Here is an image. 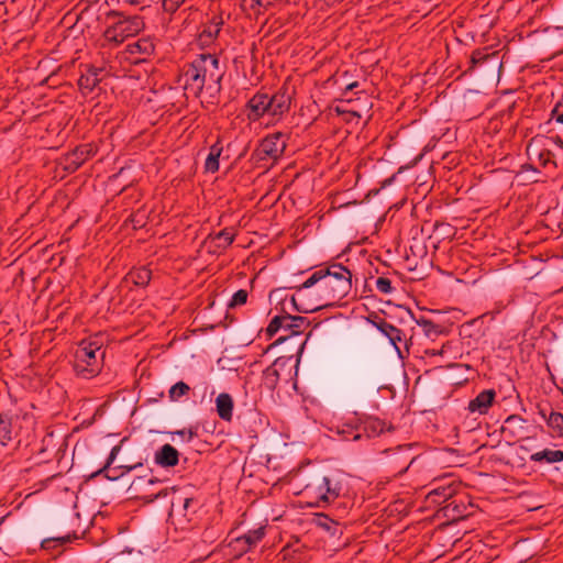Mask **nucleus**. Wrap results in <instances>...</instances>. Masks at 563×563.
Wrapping results in <instances>:
<instances>
[{"label": "nucleus", "instance_id": "obj_4", "mask_svg": "<svg viewBox=\"0 0 563 563\" xmlns=\"http://www.w3.org/2000/svg\"><path fill=\"white\" fill-rule=\"evenodd\" d=\"M109 18H119L112 25L104 31V38L120 45L126 38L137 35L144 29L143 18L140 15L123 16L120 12L111 11Z\"/></svg>", "mask_w": 563, "mask_h": 563}, {"label": "nucleus", "instance_id": "obj_29", "mask_svg": "<svg viewBox=\"0 0 563 563\" xmlns=\"http://www.w3.org/2000/svg\"><path fill=\"white\" fill-rule=\"evenodd\" d=\"M530 461L536 462V463L545 462L549 464L562 462L563 461V451L544 449L542 451L531 454Z\"/></svg>", "mask_w": 563, "mask_h": 563}, {"label": "nucleus", "instance_id": "obj_34", "mask_svg": "<svg viewBox=\"0 0 563 563\" xmlns=\"http://www.w3.org/2000/svg\"><path fill=\"white\" fill-rule=\"evenodd\" d=\"M76 536H71V534H66V536H63V537H53V538H47V539H44L41 543V547L44 549V550H52V549H57V548H63L65 544L71 542L73 539H75Z\"/></svg>", "mask_w": 563, "mask_h": 563}, {"label": "nucleus", "instance_id": "obj_25", "mask_svg": "<svg viewBox=\"0 0 563 563\" xmlns=\"http://www.w3.org/2000/svg\"><path fill=\"white\" fill-rule=\"evenodd\" d=\"M197 507L198 500L192 497L177 495L172 499V510H183L188 520H191L189 515L195 514Z\"/></svg>", "mask_w": 563, "mask_h": 563}, {"label": "nucleus", "instance_id": "obj_20", "mask_svg": "<svg viewBox=\"0 0 563 563\" xmlns=\"http://www.w3.org/2000/svg\"><path fill=\"white\" fill-rule=\"evenodd\" d=\"M223 24L221 16H213L205 24L202 31L198 35V43L201 46H208L218 37Z\"/></svg>", "mask_w": 563, "mask_h": 563}, {"label": "nucleus", "instance_id": "obj_50", "mask_svg": "<svg viewBox=\"0 0 563 563\" xmlns=\"http://www.w3.org/2000/svg\"><path fill=\"white\" fill-rule=\"evenodd\" d=\"M394 178H395V177L393 176V177H390V178H388V179L384 180V183H383V187H386L387 185H390V184L393 183Z\"/></svg>", "mask_w": 563, "mask_h": 563}, {"label": "nucleus", "instance_id": "obj_1", "mask_svg": "<svg viewBox=\"0 0 563 563\" xmlns=\"http://www.w3.org/2000/svg\"><path fill=\"white\" fill-rule=\"evenodd\" d=\"M290 298L294 310L310 313L334 306L346 298L352 289V273L340 263L313 272L301 285L295 287Z\"/></svg>", "mask_w": 563, "mask_h": 563}, {"label": "nucleus", "instance_id": "obj_13", "mask_svg": "<svg viewBox=\"0 0 563 563\" xmlns=\"http://www.w3.org/2000/svg\"><path fill=\"white\" fill-rule=\"evenodd\" d=\"M92 154L91 144H81L65 154L60 159V165L67 173H75Z\"/></svg>", "mask_w": 563, "mask_h": 563}, {"label": "nucleus", "instance_id": "obj_30", "mask_svg": "<svg viewBox=\"0 0 563 563\" xmlns=\"http://www.w3.org/2000/svg\"><path fill=\"white\" fill-rule=\"evenodd\" d=\"M102 69L100 68H89L86 74L81 75L78 84L81 89H86L88 91H92L97 85L100 82V73Z\"/></svg>", "mask_w": 563, "mask_h": 563}, {"label": "nucleus", "instance_id": "obj_35", "mask_svg": "<svg viewBox=\"0 0 563 563\" xmlns=\"http://www.w3.org/2000/svg\"><path fill=\"white\" fill-rule=\"evenodd\" d=\"M235 234L231 229H223L219 233H217L213 238L218 242V247H228L230 246L234 241Z\"/></svg>", "mask_w": 563, "mask_h": 563}, {"label": "nucleus", "instance_id": "obj_26", "mask_svg": "<svg viewBox=\"0 0 563 563\" xmlns=\"http://www.w3.org/2000/svg\"><path fill=\"white\" fill-rule=\"evenodd\" d=\"M223 146L220 140H218L214 144L210 146L209 154L206 157L203 166L206 173L213 174L219 170V158L221 156Z\"/></svg>", "mask_w": 563, "mask_h": 563}, {"label": "nucleus", "instance_id": "obj_47", "mask_svg": "<svg viewBox=\"0 0 563 563\" xmlns=\"http://www.w3.org/2000/svg\"><path fill=\"white\" fill-rule=\"evenodd\" d=\"M176 433L181 435L183 438H185V435H187V441H190L191 439H194L197 435V432L194 431L192 429H188V430L184 429V430L177 431Z\"/></svg>", "mask_w": 563, "mask_h": 563}, {"label": "nucleus", "instance_id": "obj_39", "mask_svg": "<svg viewBox=\"0 0 563 563\" xmlns=\"http://www.w3.org/2000/svg\"><path fill=\"white\" fill-rule=\"evenodd\" d=\"M547 424L563 438V413L552 411L547 418Z\"/></svg>", "mask_w": 563, "mask_h": 563}, {"label": "nucleus", "instance_id": "obj_32", "mask_svg": "<svg viewBox=\"0 0 563 563\" xmlns=\"http://www.w3.org/2000/svg\"><path fill=\"white\" fill-rule=\"evenodd\" d=\"M416 322L419 327L422 328L423 333L427 338L434 340L439 335L444 333V328L438 323H434L433 321L420 317L419 319H416Z\"/></svg>", "mask_w": 563, "mask_h": 563}, {"label": "nucleus", "instance_id": "obj_5", "mask_svg": "<svg viewBox=\"0 0 563 563\" xmlns=\"http://www.w3.org/2000/svg\"><path fill=\"white\" fill-rule=\"evenodd\" d=\"M342 483L338 475H324L318 483L307 485L305 492L314 499L313 505L324 507L342 494Z\"/></svg>", "mask_w": 563, "mask_h": 563}, {"label": "nucleus", "instance_id": "obj_24", "mask_svg": "<svg viewBox=\"0 0 563 563\" xmlns=\"http://www.w3.org/2000/svg\"><path fill=\"white\" fill-rule=\"evenodd\" d=\"M456 493L455 487L452 484L448 485H439L431 489L428 495L427 499L431 504L441 505L442 503H448Z\"/></svg>", "mask_w": 563, "mask_h": 563}, {"label": "nucleus", "instance_id": "obj_48", "mask_svg": "<svg viewBox=\"0 0 563 563\" xmlns=\"http://www.w3.org/2000/svg\"><path fill=\"white\" fill-rule=\"evenodd\" d=\"M357 87H358V81H353V82L346 85L345 91H351V90H353V89H355Z\"/></svg>", "mask_w": 563, "mask_h": 563}, {"label": "nucleus", "instance_id": "obj_21", "mask_svg": "<svg viewBox=\"0 0 563 563\" xmlns=\"http://www.w3.org/2000/svg\"><path fill=\"white\" fill-rule=\"evenodd\" d=\"M154 461L162 467H174L179 462V453L173 445L166 443L155 452Z\"/></svg>", "mask_w": 563, "mask_h": 563}, {"label": "nucleus", "instance_id": "obj_51", "mask_svg": "<svg viewBox=\"0 0 563 563\" xmlns=\"http://www.w3.org/2000/svg\"><path fill=\"white\" fill-rule=\"evenodd\" d=\"M523 168L536 172L537 169L532 165H525Z\"/></svg>", "mask_w": 563, "mask_h": 563}, {"label": "nucleus", "instance_id": "obj_14", "mask_svg": "<svg viewBox=\"0 0 563 563\" xmlns=\"http://www.w3.org/2000/svg\"><path fill=\"white\" fill-rule=\"evenodd\" d=\"M291 91L286 86H283L273 96L268 95L269 115L280 118L284 113L288 112L291 103Z\"/></svg>", "mask_w": 563, "mask_h": 563}, {"label": "nucleus", "instance_id": "obj_23", "mask_svg": "<svg viewBox=\"0 0 563 563\" xmlns=\"http://www.w3.org/2000/svg\"><path fill=\"white\" fill-rule=\"evenodd\" d=\"M233 398L228 393H221L216 398L217 413L223 421L230 422L233 417Z\"/></svg>", "mask_w": 563, "mask_h": 563}, {"label": "nucleus", "instance_id": "obj_38", "mask_svg": "<svg viewBox=\"0 0 563 563\" xmlns=\"http://www.w3.org/2000/svg\"><path fill=\"white\" fill-rule=\"evenodd\" d=\"M338 432L343 435L344 440L357 441V440L362 439V432H361L360 424H357V426L345 424Z\"/></svg>", "mask_w": 563, "mask_h": 563}, {"label": "nucleus", "instance_id": "obj_52", "mask_svg": "<svg viewBox=\"0 0 563 563\" xmlns=\"http://www.w3.org/2000/svg\"><path fill=\"white\" fill-rule=\"evenodd\" d=\"M287 550H288L287 548H284V549H283V551H282V552L284 553V556H286V555H287V554H286V553H287Z\"/></svg>", "mask_w": 563, "mask_h": 563}, {"label": "nucleus", "instance_id": "obj_27", "mask_svg": "<svg viewBox=\"0 0 563 563\" xmlns=\"http://www.w3.org/2000/svg\"><path fill=\"white\" fill-rule=\"evenodd\" d=\"M361 432L366 438H375L386 430V422L378 418H367L361 424Z\"/></svg>", "mask_w": 563, "mask_h": 563}, {"label": "nucleus", "instance_id": "obj_9", "mask_svg": "<svg viewBox=\"0 0 563 563\" xmlns=\"http://www.w3.org/2000/svg\"><path fill=\"white\" fill-rule=\"evenodd\" d=\"M369 323H372L383 335H385L389 343L396 349L399 356L402 357L401 346L404 345L405 350L407 351V343L405 340V335L402 331L396 327H394L391 323H389L385 318L379 317L377 314L372 316L368 318Z\"/></svg>", "mask_w": 563, "mask_h": 563}, {"label": "nucleus", "instance_id": "obj_15", "mask_svg": "<svg viewBox=\"0 0 563 563\" xmlns=\"http://www.w3.org/2000/svg\"><path fill=\"white\" fill-rule=\"evenodd\" d=\"M247 119L257 121L265 114L269 115L268 93L257 92L246 103Z\"/></svg>", "mask_w": 563, "mask_h": 563}, {"label": "nucleus", "instance_id": "obj_36", "mask_svg": "<svg viewBox=\"0 0 563 563\" xmlns=\"http://www.w3.org/2000/svg\"><path fill=\"white\" fill-rule=\"evenodd\" d=\"M190 387L188 384L185 382H178L170 387L168 396L172 401H178L183 396L188 395Z\"/></svg>", "mask_w": 563, "mask_h": 563}, {"label": "nucleus", "instance_id": "obj_8", "mask_svg": "<svg viewBox=\"0 0 563 563\" xmlns=\"http://www.w3.org/2000/svg\"><path fill=\"white\" fill-rule=\"evenodd\" d=\"M125 440H126L125 438L122 439L119 444L114 445L111 449L110 454L106 461V464L103 465V467H101L99 471H97L93 474L95 476L99 475V474H103L104 477L108 478L109 481H118L119 478L123 477L125 474L130 473L131 471L143 466L142 462H137L133 465H119V466L112 467V464L114 463L118 454L121 451L122 443Z\"/></svg>", "mask_w": 563, "mask_h": 563}, {"label": "nucleus", "instance_id": "obj_7", "mask_svg": "<svg viewBox=\"0 0 563 563\" xmlns=\"http://www.w3.org/2000/svg\"><path fill=\"white\" fill-rule=\"evenodd\" d=\"M553 140L545 135H536L533 136L529 143L527 144V155L530 159L536 158L542 167H548L549 165L556 166L555 162L552 159L553 154L550 150Z\"/></svg>", "mask_w": 563, "mask_h": 563}, {"label": "nucleus", "instance_id": "obj_12", "mask_svg": "<svg viewBox=\"0 0 563 563\" xmlns=\"http://www.w3.org/2000/svg\"><path fill=\"white\" fill-rule=\"evenodd\" d=\"M156 483H158V479L154 478L153 476H148V475L137 476L131 483V485L129 487V492H131L132 495L136 498H143V499H146L147 501H153L155 499L165 497L167 495V492L165 489L156 492V493L148 492L146 489L147 486L154 485Z\"/></svg>", "mask_w": 563, "mask_h": 563}, {"label": "nucleus", "instance_id": "obj_19", "mask_svg": "<svg viewBox=\"0 0 563 563\" xmlns=\"http://www.w3.org/2000/svg\"><path fill=\"white\" fill-rule=\"evenodd\" d=\"M495 397L496 391L494 389H485L468 402L467 410L471 413L485 415L492 407Z\"/></svg>", "mask_w": 563, "mask_h": 563}, {"label": "nucleus", "instance_id": "obj_2", "mask_svg": "<svg viewBox=\"0 0 563 563\" xmlns=\"http://www.w3.org/2000/svg\"><path fill=\"white\" fill-rule=\"evenodd\" d=\"M224 71L220 69L219 58L216 55L200 54L184 71V88L194 97H199L203 88L219 91Z\"/></svg>", "mask_w": 563, "mask_h": 563}, {"label": "nucleus", "instance_id": "obj_37", "mask_svg": "<svg viewBox=\"0 0 563 563\" xmlns=\"http://www.w3.org/2000/svg\"><path fill=\"white\" fill-rule=\"evenodd\" d=\"M285 319H286V313L284 314H280V316H275L271 322L268 323L267 328H266V335L271 339L273 338L280 329L284 330V325H285Z\"/></svg>", "mask_w": 563, "mask_h": 563}, {"label": "nucleus", "instance_id": "obj_42", "mask_svg": "<svg viewBox=\"0 0 563 563\" xmlns=\"http://www.w3.org/2000/svg\"><path fill=\"white\" fill-rule=\"evenodd\" d=\"M551 119L556 123L563 124V99L552 109Z\"/></svg>", "mask_w": 563, "mask_h": 563}, {"label": "nucleus", "instance_id": "obj_43", "mask_svg": "<svg viewBox=\"0 0 563 563\" xmlns=\"http://www.w3.org/2000/svg\"><path fill=\"white\" fill-rule=\"evenodd\" d=\"M185 2V0H163V9L166 12L174 13Z\"/></svg>", "mask_w": 563, "mask_h": 563}, {"label": "nucleus", "instance_id": "obj_46", "mask_svg": "<svg viewBox=\"0 0 563 563\" xmlns=\"http://www.w3.org/2000/svg\"><path fill=\"white\" fill-rule=\"evenodd\" d=\"M445 344H442L440 349H426L424 354L430 356L443 355L445 353Z\"/></svg>", "mask_w": 563, "mask_h": 563}, {"label": "nucleus", "instance_id": "obj_41", "mask_svg": "<svg viewBox=\"0 0 563 563\" xmlns=\"http://www.w3.org/2000/svg\"><path fill=\"white\" fill-rule=\"evenodd\" d=\"M376 289L384 295L391 294L394 290L391 282L387 277H378L376 279Z\"/></svg>", "mask_w": 563, "mask_h": 563}, {"label": "nucleus", "instance_id": "obj_6", "mask_svg": "<svg viewBox=\"0 0 563 563\" xmlns=\"http://www.w3.org/2000/svg\"><path fill=\"white\" fill-rule=\"evenodd\" d=\"M285 134L276 132L264 137L255 148L253 156L256 161H277L286 148Z\"/></svg>", "mask_w": 563, "mask_h": 563}, {"label": "nucleus", "instance_id": "obj_10", "mask_svg": "<svg viewBox=\"0 0 563 563\" xmlns=\"http://www.w3.org/2000/svg\"><path fill=\"white\" fill-rule=\"evenodd\" d=\"M264 537L265 527L261 526L256 529L249 530L242 536L233 538L229 547L233 550L235 556H242L255 548Z\"/></svg>", "mask_w": 563, "mask_h": 563}, {"label": "nucleus", "instance_id": "obj_18", "mask_svg": "<svg viewBox=\"0 0 563 563\" xmlns=\"http://www.w3.org/2000/svg\"><path fill=\"white\" fill-rule=\"evenodd\" d=\"M285 321L284 330L288 331V335L280 336L273 343V345H278L289 338L301 334L303 330L309 325L307 318L300 316H291L287 312Z\"/></svg>", "mask_w": 563, "mask_h": 563}, {"label": "nucleus", "instance_id": "obj_3", "mask_svg": "<svg viewBox=\"0 0 563 563\" xmlns=\"http://www.w3.org/2000/svg\"><path fill=\"white\" fill-rule=\"evenodd\" d=\"M101 346L97 338L82 340L79 343L74 361V369L78 376L89 379L99 374L104 357Z\"/></svg>", "mask_w": 563, "mask_h": 563}, {"label": "nucleus", "instance_id": "obj_16", "mask_svg": "<svg viewBox=\"0 0 563 563\" xmlns=\"http://www.w3.org/2000/svg\"><path fill=\"white\" fill-rule=\"evenodd\" d=\"M527 421L518 416L511 415L506 418L501 426V433L510 440H519L526 437Z\"/></svg>", "mask_w": 563, "mask_h": 563}, {"label": "nucleus", "instance_id": "obj_31", "mask_svg": "<svg viewBox=\"0 0 563 563\" xmlns=\"http://www.w3.org/2000/svg\"><path fill=\"white\" fill-rule=\"evenodd\" d=\"M126 278L136 286L145 287L151 282L152 272L144 266L133 268L129 272Z\"/></svg>", "mask_w": 563, "mask_h": 563}, {"label": "nucleus", "instance_id": "obj_45", "mask_svg": "<svg viewBox=\"0 0 563 563\" xmlns=\"http://www.w3.org/2000/svg\"><path fill=\"white\" fill-rule=\"evenodd\" d=\"M317 523L319 527H321L325 530H330L332 526L336 525L335 521L331 520L328 516H324V515H321L318 518Z\"/></svg>", "mask_w": 563, "mask_h": 563}, {"label": "nucleus", "instance_id": "obj_33", "mask_svg": "<svg viewBox=\"0 0 563 563\" xmlns=\"http://www.w3.org/2000/svg\"><path fill=\"white\" fill-rule=\"evenodd\" d=\"M387 452L390 453V455L394 457L395 462H397L398 460H401L402 455H404V462L406 464L400 466V468L397 471V474H404L409 468V466L412 464V462L415 460L413 457L409 456V451L407 449H402L400 446L397 449H394V450H389Z\"/></svg>", "mask_w": 563, "mask_h": 563}, {"label": "nucleus", "instance_id": "obj_11", "mask_svg": "<svg viewBox=\"0 0 563 563\" xmlns=\"http://www.w3.org/2000/svg\"><path fill=\"white\" fill-rule=\"evenodd\" d=\"M292 356H279L263 373L264 383L267 388L275 389L283 373L290 375Z\"/></svg>", "mask_w": 563, "mask_h": 563}, {"label": "nucleus", "instance_id": "obj_44", "mask_svg": "<svg viewBox=\"0 0 563 563\" xmlns=\"http://www.w3.org/2000/svg\"><path fill=\"white\" fill-rule=\"evenodd\" d=\"M487 57H488V55H486L483 51L475 49L472 53L471 63L473 64V66H475V65L481 64L482 62H484Z\"/></svg>", "mask_w": 563, "mask_h": 563}, {"label": "nucleus", "instance_id": "obj_17", "mask_svg": "<svg viewBox=\"0 0 563 563\" xmlns=\"http://www.w3.org/2000/svg\"><path fill=\"white\" fill-rule=\"evenodd\" d=\"M472 505H466L456 494L443 506L444 516L453 521L464 519L472 515Z\"/></svg>", "mask_w": 563, "mask_h": 563}, {"label": "nucleus", "instance_id": "obj_49", "mask_svg": "<svg viewBox=\"0 0 563 563\" xmlns=\"http://www.w3.org/2000/svg\"><path fill=\"white\" fill-rule=\"evenodd\" d=\"M553 140L552 144H556L559 145L561 148H563V140L559 136H556L555 139L551 137Z\"/></svg>", "mask_w": 563, "mask_h": 563}, {"label": "nucleus", "instance_id": "obj_22", "mask_svg": "<svg viewBox=\"0 0 563 563\" xmlns=\"http://www.w3.org/2000/svg\"><path fill=\"white\" fill-rule=\"evenodd\" d=\"M18 418H13L8 413H0V445L7 446L15 438V422Z\"/></svg>", "mask_w": 563, "mask_h": 563}, {"label": "nucleus", "instance_id": "obj_40", "mask_svg": "<svg viewBox=\"0 0 563 563\" xmlns=\"http://www.w3.org/2000/svg\"><path fill=\"white\" fill-rule=\"evenodd\" d=\"M247 296L249 294L245 289H239L232 296L229 307L234 308L244 305L247 300Z\"/></svg>", "mask_w": 563, "mask_h": 563}, {"label": "nucleus", "instance_id": "obj_28", "mask_svg": "<svg viewBox=\"0 0 563 563\" xmlns=\"http://www.w3.org/2000/svg\"><path fill=\"white\" fill-rule=\"evenodd\" d=\"M155 49L154 43L150 37H142L126 45V52L131 55L150 56Z\"/></svg>", "mask_w": 563, "mask_h": 563}]
</instances>
